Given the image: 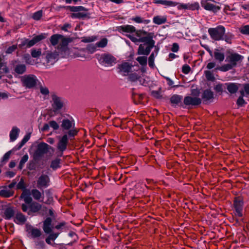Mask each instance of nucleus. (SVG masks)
<instances>
[{"instance_id":"0eeeda50","label":"nucleus","mask_w":249,"mask_h":249,"mask_svg":"<svg viewBox=\"0 0 249 249\" xmlns=\"http://www.w3.org/2000/svg\"><path fill=\"white\" fill-rule=\"evenodd\" d=\"M96 58L100 64L105 66H112L116 63V58L108 53L97 54Z\"/></svg>"},{"instance_id":"7ed1b4c3","label":"nucleus","mask_w":249,"mask_h":249,"mask_svg":"<svg viewBox=\"0 0 249 249\" xmlns=\"http://www.w3.org/2000/svg\"><path fill=\"white\" fill-rule=\"evenodd\" d=\"M64 8L68 11L75 12L71 14L72 19H85L90 18V14L88 12L89 9L84 6H66Z\"/></svg>"},{"instance_id":"37998d69","label":"nucleus","mask_w":249,"mask_h":249,"mask_svg":"<svg viewBox=\"0 0 249 249\" xmlns=\"http://www.w3.org/2000/svg\"><path fill=\"white\" fill-rule=\"evenodd\" d=\"M188 10L191 11H198L200 9L199 4L196 1L193 3H188Z\"/></svg>"},{"instance_id":"c756f323","label":"nucleus","mask_w":249,"mask_h":249,"mask_svg":"<svg viewBox=\"0 0 249 249\" xmlns=\"http://www.w3.org/2000/svg\"><path fill=\"white\" fill-rule=\"evenodd\" d=\"M14 71L18 74H22L26 71V66L24 64H18L15 66Z\"/></svg>"},{"instance_id":"0e129e2a","label":"nucleus","mask_w":249,"mask_h":249,"mask_svg":"<svg viewBox=\"0 0 249 249\" xmlns=\"http://www.w3.org/2000/svg\"><path fill=\"white\" fill-rule=\"evenodd\" d=\"M40 93L44 95H48L50 92L49 89L47 87H43L41 86L40 88Z\"/></svg>"},{"instance_id":"9d476101","label":"nucleus","mask_w":249,"mask_h":249,"mask_svg":"<svg viewBox=\"0 0 249 249\" xmlns=\"http://www.w3.org/2000/svg\"><path fill=\"white\" fill-rule=\"evenodd\" d=\"M202 103L201 98L196 97L185 96L183 99V104L181 105V108H186L187 106H197Z\"/></svg>"},{"instance_id":"69168bd1","label":"nucleus","mask_w":249,"mask_h":249,"mask_svg":"<svg viewBox=\"0 0 249 249\" xmlns=\"http://www.w3.org/2000/svg\"><path fill=\"white\" fill-rule=\"evenodd\" d=\"M130 19L137 23H142L143 22V18L140 16L132 17Z\"/></svg>"},{"instance_id":"6ab92c4d","label":"nucleus","mask_w":249,"mask_h":249,"mask_svg":"<svg viewBox=\"0 0 249 249\" xmlns=\"http://www.w3.org/2000/svg\"><path fill=\"white\" fill-rule=\"evenodd\" d=\"M117 30L120 33H133L136 32L135 27L131 25H124L117 27Z\"/></svg>"},{"instance_id":"864d4df0","label":"nucleus","mask_w":249,"mask_h":249,"mask_svg":"<svg viewBox=\"0 0 249 249\" xmlns=\"http://www.w3.org/2000/svg\"><path fill=\"white\" fill-rule=\"evenodd\" d=\"M178 4L179 2L177 1L165 0L163 5L167 7H174L178 5Z\"/></svg>"},{"instance_id":"5701e85b","label":"nucleus","mask_w":249,"mask_h":249,"mask_svg":"<svg viewBox=\"0 0 249 249\" xmlns=\"http://www.w3.org/2000/svg\"><path fill=\"white\" fill-rule=\"evenodd\" d=\"M16 187L17 189H20L22 190V193L20 196V198L24 199V196H23L24 193H28L29 194V196H31V192L29 189L26 188V185L23 178L20 179Z\"/></svg>"},{"instance_id":"72a5a7b5","label":"nucleus","mask_w":249,"mask_h":249,"mask_svg":"<svg viewBox=\"0 0 249 249\" xmlns=\"http://www.w3.org/2000/svg\"><path fill=\"white\" fill-rule=\"evenodd\" d=\"M218 51V49L215 50V51L213 53L214 57L216 60H218L220 62H221L224 60L225 58V55L224 53H219Z\"/></svg>"},{"instance_id":"c85d7f7f","label":"nucleus","mask_w":249,"mask_h":249,"mask_svg":"<svg viewBox=\"0 0 249 249\" xmlns=\"http://www.w3.org/2000/svg\"><path fill=\"white\" fill-rule=\"evenodd\" d=\"M78 133V130L74 127V124H73V127L69 130L67 133L66 134L68 135V140L70 139V140H72L74 139L75 136L77 135Z\"/></svg>"},{"instance_id":"bf43d9fd","label":"nucleus","mask_w":249,"mask_h":249,"mask_svg":"<svg viewBox=\"0 0 249 249\" xmlns=\"http://www.w3.org/2000/svg\"><path fill=\"white\" fill-rule=\"evenodd\" d=\"M95 37L93 36H84L82 38V42L84 43H89L94 41Z\"/></svg>"},{"instance_id":"473e14b6","label":"nucleus","mask_w":249,"mask_h":249,"mask_svg":"<svg viewBox=\"0 0 249 249\" xmlns=\"http://www.w3.org/2000/svg\"><path fill=\"white\" fill-rule=\"evenodd\" d=\"M136 36L139 38L143 37L144 36H153V33H148L143 30H136L135 32Z\"/></svg>"},{"instance_id":"052dcab7","label":"nucleus","mask_w":249,"mask_h":249,"mask_svg":"<svg viewBox=\"0 0 249 249\" xmlns=\"http://www.w3.org/2000/svg\"><path fill=\"white\" fill-rule=\"evenodd\" d=\"M241 34L246 35H249V25L244 26L241 29Z\"/></svg>"},{"instance_id":"774afa93","label":"nucleus","mask_w":249,"mask_h":249,"mask_svg":"<svg viewBox=\"0 0 249 249\" xmlns=\"http://www.w3.org/2000/svg\"><path fill=\"white\" fill-rule=\"evenodd\" d=\"M244 89L246 92L247 96H249V83H245L243 84Z\"/></svg>"},{"instance_id":"bb28decb","label":"nucleus","mask_w":249,"mask_h":249,"mask_svg":"<svg viewBox=\"0 0 249 249\" xmlns=\"http://www.w3.org/2000/svg\"><path fill=\"white\" fill-rule=\"evenodd\" d=\"M73 124L72 122L68 119H64L62 121L61 127L63 131L68 130L72 128Z\"/></svg>"},{"instance_id":"4c0bfd02","label":"nucleus","mask_w":249,"mask_h":249,"mask_svg":"<svg viewBox=\"0 0 249 249\" xmlns=\"http://www.w3.org/2000/svg\"><path fill=\"white\" fill-rule=\"evenodd\" d=\"M233 67H234L230 63V64H225L221 67H217L216 70L225 72L231 70Z\"/></svg>"},{"instance_id":"f8f14e48","label":"nucleus","mask_w":249,"mask_h":249,"mask_svg":"<svg viewBox=\"0 0 249 249\" xmlns=\"http://www.w3.org/2000/svg\"><path fill=\"white\" fill-rule=\"evenodd\" d=\"M68 142L69 141L68 135L67 134H64L59 140L57 143V149L59 152H61V154H59L58 156L61 157L62 156L63 152L67 149Z\"/></svg>"},{"instance_id":"39448f33","label":"nucleus","mask_w":249,"mask_h":249,"mask_svg":"<svg viewBox=\"0 0 249 249\" xmlns=\"http://www.w3.org/2000/svg\"><path fill=\"white\" fill-rule=\"evenodd\" d=\"M47 35L45 33H41L39 35L34 36L32 39L26 38H23L20 39V43L18 46L20 49H27L32 47L36 43L47 37Z\"/></svg>"},{"instance_id":"8fccbe9b","label":"nucleus","mask_w":249,"mask_h":249,"mask_svg":"<svg viewBox=\"0 0 249 249\" xmlns=\"http://www.w3.org/2000/svg\"><path fill=\"white\" fill-rule=\"evenodd\" d=\"M107 40L106 38H104L96 43L97 46L100 48H104L107 45Z\"/></svg>"},{"instance_id":"e2e57ef3","label":"nucleus","mask_w":249,"mask_h":249,"mask_svg":"<svg viewBox=\"0 0 249 249\" xmlns=\"http://www.w3.org/2000/svg\"><path fill=\"white\" fill-rule=\"evenodd\" d=\"M17 45H13L11 46H9L6 51V53L7 54L12 53L17 49Z\"/></svg>"},{"instance_id":"a878e982","label":"nucleus","mask_w":249,"mask_h":249,"mask_svg":"<svg viewBox=\"0 0 249 249\" xmlns=\"http://www.w3.org/2000/svg\"><path fill=\"white\" fill-rule=\"evenodd\" d=\"M27 220L26 216L21 212L17 213L14 221L17 224H23Z\"/></svg>"},{"instance_id":"4be33fe9","label":"nucleus","mask_w":249,"mask_h":249,"mask_svg":"<svg viewBox=\"0 0 249 249\" xmlns=\"http://www.w3.org/2000/svg\"><path fill=\"white\" fill-rule=\"evenodd\" d=\"M14 191L8 189L7 186L0 187V196L3 197L8 198L14 195Z\"/></svg>"},{"instance_id":"5fc2aeb1","label":"nucleus","mask_w":249,"mask_h":249,"mask_svg":"<svg viewBox=\"0 0 249 249\" xmlns=\"http://www.w3.org/2000/svg\"><path fill=\"white\" fill-rule=\"evenodd\" d=\"M139 77V76L136 73H132L128 75L129 80L132 82L136 81Z\"/></svg>"},{"instance_id":"f3484780","label":"nucleus","mask_w":249,"mask_h":249,"mask_svg":"<svg viewBox=\"0 0 249 249\" xmlns=\"http://www.w3.org/2000/svg\"><path fill=\"white\" fill-rule=\"evenodd\" d=\"M214 98V93L210 89H206L203 90L201 95V101L204 104H207Z\"/></svg>"},{"instance_id":"1a4fd4ad","label":"nucleus","mask_w":249,"mask_h":249,"mask_svg":"<svg viewBox=\"0 0 249 249\" xmlns=\"http://www.w3.org/2000/svg\"><path fill=\"white\" fill-rule=\"evenodd\" d=\"M23 87L26 89H32L36 87L37 79L36 76L33 74L25 75L21 79Z\"/></svg>"},{"instance_id":"603ef678","label":"nucleus","mask_w":249,"mask_h":249,"mask_svg":"<svg viewBox=\"0 0 249 249\" xmlns=\"http://www.w3.org/2000/svg\"><path fill=\"white\" fill-rule=\"evenodd\" d=\"M236 103L239 107H244L247 104V103L244 99V98H242L241 97H238Z\"/></svg>"},{"instance_id":"6e6552de","label":"nucleus","mask_w":249,"mask_h":249,"mask_svg":"<svg viewBox=\"0 0 249 249\" xmlns=\"http://www.w3.org/2000/svg\"><path fill=\"white\" fill-rule=\"evenodd\" d=\"M51 97L53 101L52 107L53 108V111L55 114H57L60 113L61 109L64 107V99L58 96L55 93L51 94Z\"/></svg>"},{"instance_id":"a211bd4d","label":"nucleus","mask_w":249,"mask_h":249,"mask_svg":"<svg viewBox=\"0 0 249 249\" xmlns=\"http://www.w3.org/2000/svg\"><path fill=\"white\" fill-rule=\"evenodd\" d=\"M133 65L127 62L124 61L121 64L118 65V69L119 70V72H122L128 74L132 71V68Z\"/></svg>"},{"instance_id":"f704fd0d","label":"nucleus","mask_w":249,"mask_h":249,"mask_svg":"<svg viewBox=\"0 0 249 249\" xmlns=\"http://www.w3.org/2000/svg\"><path fill=\"white\" fill-rule=\"evenodd\" d=\"M31 195H32L33 198L36 200H39L42 194L40 192L36 189H34L31 190Z\"/></svg>"},{"instance_id":"f03ea898","label":"nucleus","mask_w":249,"mask_h":249,"mask_svg":"<svg viewBox=\"0 0 249 249\" xmlns=\"http://www.w3.org/2000/svg\"><path fill=\"white\" fill-rule=\"evenodd\" d=\"M24 201L25 203H23L21 205L22 211L26 213L28 215L33 216L34 213H37L40 211L42 205L36 201L33 200L32 197L28 193H24Z\"/></svg>"},{"instance_id":"e433bc0d","label":"nucleus","mask_w":249,"mask_h":249,"mask_svg":"<svg viewBox=\"0 0 249 249\" xmlns=\"http://www.w3.org/2000/svg\"><path fill=\"white\" fill-rule=\"evenodd\" d=\"M39 160L36 161L33 158V160H30L27 165V168L30 171L36 170V165L38 163Z\"/></svg>"},{"instance_id":"58836bf2","label":"nucleus","mask_w":249,"mask_h":249,"mask_svg":"<svg viewBox=\"0 0 249 249\" xmlns=\"http://www.w3.org/2000/svg\"><path fill=\"white\" fill-rule=\"evenodd\" d=\"M234 35L231 33H225L223 37V40H225L227 43L231 44V40L234 38Z\"/></svg>"},{"instance_id":"20e7f679","label":"nucleus","mask_w":249,"mask_h":249,"mask_svg":"<svg viewBox=\"0 0 249 249\" xmlns=\"http://www.w3.org/2000/svg\"><path fill=\"white\" fill-rule=\"evenodd\" d=\"M54 152V149L53 147L44 142H41L37 144L36 149L33 154V158L36 161L40 160L45 154L48 153L52 154Z\"/></svg>"},{"instance_id":"09e8293b","label":"nucleus","mask_w":249,"mask_h":249,"mask_svg":"<svg viewBox=\"0 0 249 249\" xmlns=\"http://www.w3.org/2000/svg\"><path fill=\"white\" fill-rule=\"evenodd\" d=\"M41 49H38L36 50V49H33L31 50V55L34 58H38L41 55Z\"/></svg>"},{"instance_id":"c03bdc74","label":"nucleus","mask_w":249,"mask_h":249,"mask_svg":"<svg viewBox=\"0 0 249 249\" xmlns=\"http://www.w3.org/2000/svg\"><path fill=\"white\" fill-rule=\"evenodd\" d=\"M205 74L206 78L207 80L210 81H214L215 80V78L213 74V73L210 71H205Z\"/></svg>"},{"instance_id":"49530a36","label":"nucleus","mask_w":249,"mask_h":249,"mask_svg":"<svg viewBox=\"0 0 249 249\" xmlns=\"http://www.w3.org/2000/svg\"><path fill=\"white\" fill-rule=\"evenodd\" d=\"M155 54L154 52H152L148 58V65L151 68H153L154 64Z\"/></svg>"},{"instance_id":"ddd939ff","label":"nucleus","mask_w":249,"mask_h":249,"mask_svg":"<svg viewBox=\"0 0 249 249\" xmlns=\"http://www.w3.org/2000/svg\"><path fill=\"white\" fill-rule=\"evenodd\" d=\"M50 179L49 177L45 174H42L37 180V187L41 189L46 188L50 185Z\"/></svg>"},{"instance_id":"4d7b16f0","label":"nucleus","mask_w":249,"mask_h":249,"mask_svg":"<svg viewBox=\"0 0 249 249\" xmlns=\"http://www.w3.org/2000/svg\"><path fill=\"white\" fill-rule=\"evenodd\" d=\"M223 87L224 88L225 87H226L225 86H224V84H223L222 83H219L214 87V89L217 92H222L223 91Z\"/></svg>"},{"instance_id":"a18cd8bd","label":"nucleus","mask_w":249,"mask_h":249,"mask_svg":"<svg viewBox=\"0 0 249 249\" xmlns=\"http://www.w3.org/2000/svg\"><path fill=\"white\" fill-rule=\"evenodd\" d=\"M42 17V11L39 10V11H37L35 12L33 14L32 18L33 19H34L35 20H39L41 19Z\"/></svg>"},{"instance_id":"aec40b11","label":"nucleus","mask_w":249,"mask_h":249,"mask_svg":"<svg viewBox=\"0 0 249 249\" xmlns=\"http://www.w3.org/2000/svg\"><path fill=\"white\" fill-rule=\"evenodd\" d=\"M240 84L236 83H225L224 86L226 87L227 89L231 94L236 93L239 89V86Z\"/></svg>"},{"instance_id":"13d9d810","label":"nucleus","mask_w":249,"mask_h":249,"mask_svg":"<svg viewBox=\"0 0 249 249\" xmlns=\"http://www.w3.org/2000/svg\"><path fill=\"white\" fill-rule=\"evenodd\" d=\"M49 125L51 127L53 128L54 130H56L59 129V125L57 122L54 120L50 121L49 122Z\"/></svg>"},{"instance_id":"b1692460","label":"nucleus","mask_w":249,"mask_h":249,"mask_svg":"<svg viewBox=\"0 0 249 249\" xmlns=\"http://www.w3.org/2000/svg\"><path fill=\"white\" fill-rule=\"evenodd\" d=\"M20 129L17 126H13L10 132L9 137L11 142H14L17 140L18 137Z\"/></svg>"},{"instance_id":"de8ad7c7","label":"nucleus","mask_w":249,"mask_h":249,"mask_svg":"<svg viewBox=\"0 0 249 249\" xmlns=\"http://www.w3.org/2000/svg\"><path fill=\"white\" fill-rule=\"evenodd\" d=\"M12 151L10 150L7 152L3 156L1 159V162L5 163L6 162L10 157V155L12 154Z\"/></svg>"},{"instance_id":"9b49d317","label":"nucleus","mask_w":249,"mask_h":249,"mask_svg":"<svg viewBox=\"0 0 249 249\" xmlns=\"http://www.w3.org/2000/svg\"><path fill=\"white\" fill-rule=\"evenodd\" d=\"M52 219L50 217H47L43 221V230L47 234H50L48 236L52 240H54L56 238L54 236V233H51L52 228L51 227Z\"/></svg>"},{"instance_id":"f257e3e1","label":"nucleus","mask_w":249,"mask_h":249,"mask_svg":"<svg viewBox=\"0 0 249 249\" xmlns=\"http://www.w3.org/2000/svg\"><path fill=\"white\" fill-rule=\"evenodd\" d=\"M126 36L136 44L137 42L143 43L139 46L137 51L138 55H148L155 44V41L153 40V36H148L137 38L130 35H126Z\"/></svg>"},{"instance_id":"2f4dec72","label":"nucleus","mask_w":249,"mask_h":249,"mask_svg":"<svg viewBox=\"0 0 249 249\" xmlns=\"http://www.w3.org/2000/svg\"><path fill=\"white\" fill-rule=\"evenodd\" d=\"M60 45L62 48L64 49L67 47L69 43L72 41V38L71 37H65L63 36V37L60 38Z\"/></svg>"},{"instance_id":"ea45409f","label":"nucleus","mask_w":249,"mask_h":249,"mask_svg":"<svg viewBox=\"0 0 249 249\" xmlns=\"http://www.w3.org/2000/svg\"><path fill=\"white\" fill-rule=\"evenodd\" d=\"M145 56H139L136 58V60L142 66H146L147 64V57Z\"/></svg>"},{"instance_id":"412c9836","label":"nucleus","mask_w":249,"mask_h":249,"mask_svg":"<svg viewBox=\"0 0 249 249\" xmlns=\"http://www.w3.org/2000/svg\"><path fill=\"white\" fill-rule=\"evenodd\" d=\"M229 62L235 67L237 65V62L242 61L244 56L237 53H232L229 56Z\"/></svg>"},{"instance_id":"338daca9","label":"nucleus","mask_w":249,"mask_h":249,"mask_svg":"<svg viewBox=\"0 0 249 249\" xmlns=\"http://www.w3.org/2000/svg\"><path fill=\"white\" fill-rule=\"evenodd\" d=\"M188 3H180L178 4L177 8L178 10H181L182 9L184 10H188Z\"/></svg>"},{"instance_id":"dca6fc26","label":"nucleus","mask_w":249,"mask_h":249,"mask_svg":"<svg viewBox=\"0 0 249 249\" xmlns=\"http://www.w3.org/2000/svg\"><path fill=\"white\" fill-rule=\"evenodd\" d=\"M183 97L182 95L178 94H173L170 98V102L171 106L174 108L177 107H181V105L183 104L182 102Z\"/></svg>"},{"instance_id":"c9c22d12","label":"nucleus","mask_w":249,"mask_h":249,"mask_svg":"<svg viewBox=\"0 0 249 249\" xmlns=\"http://www.w3.org/2000/svg\"><path fill=\"white\" fill-rule=\"evenodd\" d=\"M60 159L56 158L51 161L50 167L53 170H56L57 169L60 167Z\"/></svg>"},{"instance_id":"4468645a","label":"nucleus","mask_w":249,"mask_h":249,"mask_svg":"<svg viewBox=\"0 0 249 249\" xmlns=\"http://www.w3.org/2000/svg\"><path fill=\"white\" fill-rule=\"evenodd\" d=\"M244 202L243 200L240 197H236L234 198L233 203V207L239 217L243 216L242 211Z\"/></svg>"},{"instance_id":"393cba45","label":"nucleus","mask_w":249,"mask_h":249,"mask_svg":"<svg viewBox=\"0 0 249 249\" xmlns=\"http://www.w3.org/2000/svg\"><path fill=\"white\" fill-rule=\"evenodd\" d=\"M15 214V211L12 207H7L4 211V218L7 220H10L14 216Z\"/></svg>"},{"instance_id":"6e6d98bb","label":"nucleus","mask_w":249,"mask_h":249,"mask_svg":"<svg viewBox=\"0 0 249 249\" xmlns=\"http://www.w3.org/2000/svg\"><path fill=\"white\" fill-rule=\"evenodd\" d=\"M152 95L157 99H160L162 96L161 95V88L158 90H153L151 92Z\"/></svg>"},{"instance_id":"79ce46f5","label":"nucleus","mask_w":249,"mask_h":249,"mask_svg":"<svg viewBox=\"0 0 249 249\" xmlns=\"http://www.w3.org/2000/svg\"><path fill=\"white\" fill-rule=\"evenodd\" d=\"M28 159L29 156L27 154H26L22 157L18 166V168L19 170L22 169V168L24 167V164L28 161Z\"/></svg>"},{"instance_id":"2eb2a0df","label":"nucleus","mask_w":249,"mask_h":249,"mask_svg":"<svg viewBox=\"0 0 249 249\" xmlns=\"http://www.w3.org/2000/svg\"><path fill=\"white\" fill-rule=\"evenodd\" d=\"M207 1L202 0L200 2L201 6L205 10L213 12V13H216L220 10L221 7L220 6L208 2Z\"/></svg>"},{"instance_id":"a19ab883","label":"nucleus","mask_w":249,"mask_h":249,"mask_svg":"<svg viewBox=\"0 0 249 249\" xmlns=\"http://www.w3.org/2000/svg\"><path fill=\"white\" fill-rule=\"evenodd\" d=\"M56 54L54 53H49L46 56V59L47 62L48 63H53L54 62L55 59L56 58Z\"/></svg>"},{"instance_id":"cd10ccee","label":"nucleus","mask_w":249,"mask_h":249,"mask_svg":"<svg viewBox=\"0 0 249 249\" xmlns=\"http://www.w3.org/2000/svg\"><path fill=\"white\" fill-rule=\"evenodd\" d=\"M167 18L165 16H156L153 18V22L155 24L160 25L166 23Z\"/></svg>"},{"instance_id":"3c124183","label":"nucleus","mask_w":249,"mask_h":249,"mask_svg":"<svg viewBox=\"0 0 249 249\" xmlns=\"http://www.w3.org/2000/svg\"><path fill=\"white\" fill-rule=\"evenodd\" d=\"M31 234L33 238H37L40 236L41 233L40 230L34 228L31 231Z\"/></svg>"},{"instance_id":"423d86ee","label":"nucleus","mask_w":249,"mask_h":249,"mask_svg":"<svg viewBox=\"0 0 249 249\" xmlns=\"http://www.w3.org/2000/svg\"><path fill=\"white\" fill-rule=\"evenodd\" d=\"M226 29L223 25H218L215 28H210L208 32L211 38L215 41L223 40Z\"/></svg>"},{"instance_id":"680f3d73","label":"nucleus","mask_w":249,"mask_h":249,"mask_svg":"<svg viewBox=\"0 0 249 249\" xmlns=\"http://www.w3.org/2000/svg\"><path fill=\"white\" fill-rule=\"evenodd\" d=\"M190 71H191V68L188 65L185 64V65H183V66L182 67V72L183 73H184L185 74H187L190 72Z\"/></svg>"},{"instance_id":"7c9ffc66","label":"nucleus","mask_w":249,"mask_h":249,"mask_svg":"<svg viewBox=\"0 0 249 249\" xmlns=\"http://www.w3.org/2000/svg\"><path fill=\"white\" fill-rule=\"evenodd\" d=\"M63 37V35L59 34H54L52 35L50 39L51 44L53 46H55L58 44L59 40H60L61 37Z\"/></svg>"}]
</instances>
